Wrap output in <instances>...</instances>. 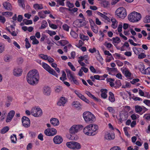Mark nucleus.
Returning <instances> with one entry per match:
<instances>
[{"label":"nucleus","mask_w":150,"mask_h":150,"mask_svg":"<svg viewBox=\"0 0 150 150\" xmlns=\"http://www.w3.org/2000/svg\"><path fill=\"white\" fill-rule=\"evenodd\" d=\"M39 76L38 71L33 69L29 71L27 76V80L29 83L34 85L37 84L39 80Z\"/></svg>","instance_id":"obj_1"},{"label":"nucleus","mask_w":150,"mask_h":150,"mask_svg":"<svg viewBox=\"0 0 150 150\" xmlns=\"http://www.w3.org/2000/svg\"><path fill=\"white\" fill-rule=\"evenodd\" d=\"M98 129L97 125L94 124H91L83 128V132L87 135L94 136L97 133Z\"/></svg>","instance_id":"obj_2"},{"label":"nucleus","mask_w":150,"mask_h":150,"mask_svg":"<svg viewBox=\"0 0 150 150\" xmlns=\"http://www.w3.org/2000/svg\"><path fill=\"white\" fill-rule=\"evenodd\" d=\"M83 117L85 122L87 123H93L95 120L94 115L89 111H86L83 112Z\"/></svg>","instance_id":"obj_3"},{"label":"nucleus","mask_w":150,"mask_h":150,"mask_svg":"<svg viewBox=\"0 0 150 150\" xmlns=\"http://www.w3.org/2000/svg\"><path fill=\"white\" fill-rule=\"evenodd\" d=\"M142 18L140 13L135 11L131 13L128 16V19L131 22H138Z\"/></svg>","instance_id":"obj_4"},{"label":"nucleus","mask_w":150,"mask_h":150,"mask_svg":"<svg viewBox=\"0 0 150 150\" xmlns=\"http://www.w3.org/2000/svg\"><path fill=\"white\" fill-rule=\"evenodd\" d=\"M115 14L120 18H123L127 16L126 10L123 7H120L117 8L115 12Z\"/></svg>","instance_id":"obj_5"},{"label":"nucleus","mask_w":150,"mask_h":150,"mask_svg":"<svg viewBox=\"0 0 150 150\" xmlns=\"http://www.w3.org/2000/svg\"><path fill=\"white\" fill-rule=\"evenodd\" d=\"M31 114L32 115L35 117H41L42 114V111L39 107L33 108L31 110Z\"/></svg>","instance_id":"obj_6"},{"label":"nucleus","mask_w":150,"mask_h":150,"mask_svg":"<svg viewBox=\"0 0 150 150\" xmlns=\"http://www.w3.org/2000/svg\"><path fill=\"white\" fill-rule=\"evenodd\" d=\"M42 66L43 68L50 74L55 76L57 77H58V74H57L55 71L47 64L44 62H42Z\"/></svg>","instance_id":"obj_7"},{"label":"nucleus","mask_w":150,"mask_h":150,"mask_svg":"<svg viewBox=\"0 0 150 150\" xmlns=\"http://www.w3.org/2000/svg\"><path fill=\"white\" fill-rule=\"evenodd\" d=\"M83 127V126L81 125H73L69 129V133L73 135L74 134L82 129Z\"/></svg>","instance_id":"obj_8"},{"label":"nucleus","mask_w":150,"mask_h":150,"mask_svg":"<svg viewBox=\"0 0 150 150\" xmlns=\"http://www.w3.org/2000/svg\"><path fill=\"white\" fill-rule=\"evenodd\" d=\"M22 123L23 126L25 127H29L30 125V119L28 117L24 116L22 118Z\"/></svg>","instance_id":"obj_9"},{"label":"nucleus","mask_w":150,"mask_h":150,"mask_svg":"<svg viewBox=\"0 0 150 150\" xmlns=\"http://www.w3.org/2000/svg\"><path fill=\"white\" fill-rule=\"evenodd\" d=\"M23 72L22 69L18 67L14 68L13 70V74L15 76H21Z\"/></svg>","instance_id":"obj_10"},{"label":"nucleus","mask_w":150,"mask_h":150,"mask_svg":"<svg viewBox=\"0 0 150 150\" xmlns=\"http://www.w3.org/2000/svg\"><path fill=\"white\" fill-rule=\"evenodd\" d=\"M120 118L119 120L121 122L126 120L128 117L127 113L125 111H122L120 114Z\"/></svg>","instance_id":"obj_11"},{"label":"nucleus","mask_w":150,"mask_h":150,"mask_svg":"<svg viewBox=\"0 0 150 150\" xmlns=\"http://www.w3.org/2000/svg\"><path fill=\"white\" fill-rule=\"evenodd\" d=\"M42 91L44 94L46 96H49L50 95L51 89L48 86H45L43 88Z\"/></svg>","instance_id":"obj_12"},{"label":"nucleus","mask_w":150,"mask_h":150,"mask_svg":"<svg viewBox=\"0 0 150 150\" xmlns=\"http://www.w3.org/2000/svg\"><path fill=\"white\" fill-rule=\"evenodd\" d=\"M53 140L55 144H59L62 142L63 139L60 136L57 135L54 138Z\"/></svg>","instance_id":"obj_13"},{"label":"nucleus","mask_w":150,"mask_h":150,"mask_svg":"<svg viewBox=\"0 0 150 150\" xmlns=\"http://www.w3.org/2000/svg\"><path fill=\"white\" fill-rule=\"evenodd\" d=\"M115 137V134H110V133L107 132L105 133V139L110 140L113 139Z\"/></svg>","instance_id":"obj_14"},{"label":"nucleus","mask_w":150,"mask_h":150,"mask_svg":"<svg viewBox=\"0 0 150 150\" xmlns=\"http://www.w3.org/2000/svg\"><path fill=\"white\" fill-rule=\"evenodd\" d=\"M67 101V99H65L64 97H61L59 101L57 102V104L59 106H64Z\"/></svg>","instance_id":"obj_15"},{"label":"nucleus","mask_w":150,"mask_h":150,"mask_svg":"<svg viewBox=\"0 0 150 150\" xmlns=\"http://www.w3.org/2000/svg\"><path fill=\"white\" fill-rule=\"evenodd\" d=\"M4 8L8 11H10L12 8V6L10 3L6 1L3 4Z\"/></svg>","instance_id":"obj_16"},{"label":"nucleus","mask_w":150,"mask_h":150,"mask_svg":"<svg viewBox=\"0 0 150 150\" xmlns=\"http://www.w3.org/2000/svg\"><path fill=\"white\" fill-rule=\"evenodd\" d=\"M50 122L54 126H57L59 124V120L57 118H53L50 120Z\"/></svg>","instance_id":"obj_17"},{"label":"nucleus","mask_w":150,"mask_h":150,"mask_svg":"<svg viewBox=\"0 0 150 150\" xmlns=\"http://www.w3.org/2000/svg\"><path fill=\"white\" fill-rule=\"evenodd\" d=\"M133 50L134 53L137 55L139 54L141 52L144 51L141 48L135 47H133Z\"/></svg>","instance_id":"obj_18"},{"label":"nucleus","mask_w":150,"mask_h":150,"mask_svg":"<svg viewBox=\"0 0 150 150\" xmlns=\"http://www.w3.org/2000/svg\"><path fill=\"white\" fill-rule=\"evenodd\" d=\"M100 91L102 93L101 94V96L102 98L105 99L107 97L106 93H107V90L106 89H102L100 90Z\"/></svg>","instance_id":"obj_19"},{"label":"nucleus","mask_w":150,"mask_h":150,"mask_svg":"<svg viewBox=\"0 0 150 150\" xmlns=\"http://www.w3.org/2000/svg\"><path fill=\"white\" fill-rule=\"evenodd\" d=\"M72 106H74V107L76 108L79 109L81 108L82 106L81 104L79 102L77 101H73L72 103Z\"/></svg>","instance_id":"obj_20"},{"label":"nucleus","mask_w":150,"mask_h":150,"mask_svg":"<svg viewBox=\"0 0 150 150\" xmlns=\"http://www.w3.org/2000/svg\"><path fill=\"white\" fill-rule=\"evenodd\" d=\"M73 149H79L81 148L80 144L79 143L73 141Z\"/></svg>","instance_id":"obj_21"},{"label":"nucleus","mask_w":150,"mask_h":150,"mask_svg":"<svg viewBox=\"0 0 150 150\" xmlns=\"http://www.w3.org/2000/svg\"><path fill=\"white\" fill-rule=\"evenodd\" d=\"M97 14L98 15L100 16L102 18H103L107 22H110V19L109 18L104 14H103L99 12H98Z\"/></svg>","instance_id":"obj_22"},{"label":"nucleus","mask_w":150,"mask_h":150,"mask_svg":"<svg viewBox=\"0 0 150 150\" xmlns=\"http://www.w3.org/2000/svg\"><path fill=\"white\" fill-rule=\"evenodd\" d=\"M33 7L36 10L42 9L43 8L42 4H34L33 5Z\"/></svg>","instance_id":"obj_23"},{"label":"nucleus","mask_w":150,"mask_h":150,"mask_svg":"<svg viewBox=\"0 0 150 150\" xmlns=\"http://www.w3.org/2000/svg\"><path fill=\"white\" fill-rule=\"evenodd\" d=\"M110 96L109 97V100L111 102H113L115 101V98L114 95L113 93L111 92L109 93Z\"/></svg>","instance_id":"obj_24"},{"label":"nucleus","mask_w":150,"mask_h":150,"mask_svg":"<svg viewBox=\"0 0 150 150\" xmlns=\"http://www.w3.org/2000/svg\"><path fill=\"white\" fill-rule=\"evenodd\" d=\"M11 142L15 144L16 143L17 140L16 135L15 134H13L11 136Z\"/></svg>","instance_id":"obj_25"},{"label":"nucleus","mask_w":150,"mask_h":150,"mask_svg":"<svg viewBox=\"0 0 150 150\" xmlns=\"http://www.w3.org/2000/svg\"><path fill=\"white\" fill-rule=\"evenodd\" d=\"M66 71L68 78L70 80H71V79L74 77V76L71 74V71L67 69L66 70Z\"/></svg>","instance_id":"obj_26"},{"label":"nucleus","mask_w":150,"mask_h":150,"mask_svg":"<svg viewBox=\"0 0 150 150\" xmlns=\"http://www.w3.org/2000/svg\"><path fill=\"white\" fill-rule=\"evenodd\" d=\"M51 134V136L55 135L57 133V131L56 129L52 128H49Z\"/></svg>","instance_id":"obj_27"},{"label":"nucleus","mask_w":150,"mask_h":150,"mask_svg":"<svg viewBox=\"0 0 150 150\" xmlns=\"http://www.w3.org/2000/svg\"><path fill=\"white\" fill-rule=\"evenodd\" d=\"M136 112L137 113L141 112L142 110V108L139 105H137L135 106Z\"/></svg>","instance_id":"obj_28"},{"label":"nucleus","mask_w":150,"mask_h":150,"mask_svg":"<svg viewBox=\"0 0 150 150\" xmlns=\"http://www.w3.org/2000/svg\"><path fill=\"white\" fill-rule=\"evenodd\" d=\"M9 130V128L8 126L4 127L1 131V134H4L6 132Z\"/></svg>","instance_id":"obj_29"},{"label":"nucleus","mask_w":150,"mask_h":150,"mask_svg":"<svg viewBox=\"0 0 150 150\" xmlns=\"http://www.w3.org/2000/svg\"><path fill=\"white\" fill-rule=\"evenodd\" d=\"M47 25V23L46 21H43L42 22V25L40 28V29H44L45 28Z\"/></svg>","instance_id":"obj_30"},{"label":"nucleus","mask_w":150,"mask_h":150,"mask_svg":"<svg viewBox=\"0 0 150 150\" xmlns=\"http://www.w3.org/2000/svg\"><path fill=\"white\" fill-rule=\"evenodd\" d=\"M5 50V46L4 44L0 42V53H2Z\"/></svg>","instance_id":"obj_31"},{"label":"nucleus","mask_w":150,"mask_h":150,"mask_svg":"<svg viewBox=\"0 0 150 150\" xmlns=\"http://www.w3.org/2000/svg\"><path fill=\"white\" fill-rule=\"evenodd\" d=\"M23 22L26 25L32 24L33 23L31 20H28L26 19H24L23 20Z\"/></svg>","instance_id":"obj_32"},{"label":"nucleus","mask_w":150,"mask_h":150,"mask_svg":"<svg viewBox=\"0 0 150 150\" xmlns=\"http://www.w3.org/2000/svg\"><path fill=\"white\" fill-rule=\"evenodd\" d=\"M18 1L19 6L23 8H24L25 5L23 3L24 0H18Z\"/></svg>","instance_id":"obj_33"},{"label":"nucleus","mask_w":150,"mask_h":150,"mask_svg":"<svg viewBox=\"0 0 150 150\" xmlns=\"http://www.w3.org/2000/svg\"><path fill=\"white\" fill-rule=\"evenodd\" d=\"M55 88V91L56 93L59 92L62 89V87L60 86H56Z\"/></svg>","instance_id":"obj_34"},{"label":"nucleus","mask_w":150,"mask_h":150,"mask_svg":"<svg viewBox=\"0 0 150 150\" xmlns=\"http://www.w3.org/2000/svg\"><path fill=\"white\" fill-rule=\"evenodd\" d=\"M103 45L108 48H110L113 47V45L110 43H108L107 42H105Z\"/></svg>","instance_id":"obj_35"},{"label":"nucleus","mask_w":150,"mask_h":150,"mask_svg":"<svg viewBox=\"0 0 150 150\" xmlns=\"http://www.w3.org/2000/svg\"><path fill=\"white\" fill-rule=\"evenodd\" d=\"M73 24H74V26L76 27H80L82 26L81 24L79 23V20H76L74 21Z\"/></svg>","instance_id":"obj_36"},{"label":"nucleus","mask_w":150,"mask_h":150,"mask_svg":"<svg viewBox=\"0 0 150 150\" xmlns=\"http://www.w3.org/2000/svg\"><path fill=\"white\" fill-rule=\"evenodd\" d=\"M80 38L83 40H88L89 39V38L88 36H85L81 34L80 35Z\"/></svg>","instance_id":"obj_37"},{"label":"nucleus","mask_w":150,"mask_h":150,"mask_svg":"<svg viewBox=\"0 0 150 150\" xmlns=\"http://www.w3.org/2000/svg\"><path fill=\"white\" fill-rule=\"evenodd\" d=\"M45 134L47 136H51V134L49 128L45 129L44 131Z\"/></svg>","instance_id":"obj_38"},{"label":"nucleus","mask_w":150,"mask_h":150,"mask_svg":"<svg viewBox=\"0 0 150 150\" xmlns=\"http://www.w3.org/2000/svg\"><path fill=\"white\" fill-rule=\"evenodd\" d=\"M23 61V59L21 57L18 58L16 60V62L18 64H22Z\"/></svg>","instance_id":"obj_39"},{"label":"nucleus","mask_w":150,"mask_h":150,"mask_svg":"<svg viewBox=\"0 0 150 150\" xmlns=\"http://www.w3.org/2000/svg\"><path fill=\"white\" fill-rule=\"evenodd\" d=\"M139 69L140 71H141L143 74H144L146 69H145V66L144 65H141L140 67L139 68Z\"/></svg>","instance_id":"obj_40"},{"label":"nucleus","mask_w":150,"mask_h":150,"mask_svg":"<svg viewBox=\"0 0 150 150\" xmlns=\"http://www.w3.org/2000/svg\"><path fill=\"white\" fill-rule=\"evenodd\" d=\"M144 22L145 23L150 22V16H147L144 19Z\"/></svg>","instance_id":"obj_41"},{"label":"nucleus","mask_w":150,"mask_h":150,"mask_svg":"<svg viewBox=\"0 0 150 150\" xmlns=\"http://www.w3.org/2000/svg\"><path fill=\"white\" fill-rule=\"evenodd\" d=\"M60 44L62 46H64L68 43V42L66 40H62L59 41Z\"/></svg>","instance_id":"obj_42"},{"label":"nucleus","mask_w":150,"mask_h":150,"mask_svg":"<svg viewBox=\"0 0 150 150\" xmlns=\"http://www.w3.org/2000/svg\"><path fill=\"white\" fill-rule=\"evenodd\" d=\"M73 141L70 142H67L66 143V145L69 148L73 149Z\"/></svg>","instance_id":"obj_43"},{"label":"nucleus","mask_w":150,"mask_h":150,"mask_svg":"<svg viewBox=\"0 0 150 150\" xmlns=\"http://www.w3.org/2000/svg\"><path fill=\"white\" fill-rule=\"evenodd\" d=\"M39 57L42 59L45 60H47L48 59V56L47 55H44L43 54H40L39 55Z\"/></svg>","instance_id":"obj_44"},{"label":"nucleus","mask_w":150,"mask_h":150,"mask_svg":"<svg viewBox=\"0 0 150 150\" xmlns=\"http://www.w3.org/2000/svg\"><path fill=\"white\" fill-rule=\"evenodd\" d=\"M112 40L114 42L118 43L119 42L120 39L119 37H116L115 38H113Z\"/></svg>","instance_id":"obj_45"},{"label":"nucleus","mask_w":150,"mask_h":150,"mask_svg":"<svg viewBox=\"0 0 150 150\" xmlns=\"http://www.w3.org/2000/svg\"><path fill=\"white\" fill-rule=\"evenodd\" d=\"M70 35L74 38H76L78 36V35L74 31L72 30L71 31Z\"/></svg>","instance_id":"obj_46"},{"label":"nucleus","mask_w":150,"mask_h":150,"mask_svg":"<svg viewBox=\"0 0 150 150\" xmlns=\"http://www.w3.org/2000/svg\"><path fill=\"white\" fill-rule=\"evenodd\" d=\"M138 58L139 59H142L145 57L146 56V54L143 53H141L138 55Z\"/></svg>","instance_id":"obj_47"},{"label":"nucleus","mask_w":150,"mask_h":150,"mask_svg":"<svg viewBox=\"0 0 150 150\" xmlns=\"http://www.w3.org/2000/svg\"><path fill=\"white\" fill-rule=\"evenodd\" d=\"M68 65L70 67L71 69L73 71H75L76 69L74 66L72 65L71 62H69L68 63Z\"/></svg>","instance_id":"obj_48"},{"label":"nucleus","mask_w":150,"mask_h":150,"mask_svg":"<svg viewBox=\"0 0 150 150\" xmlns=\"http://www.w3.org/2000/svg\"><path fill=\"white\" fill-rule=\"evenodd\" d=\"M15 112L14 110H12L8 114V116L11 117H13L14 115Z\"/></svg>","instance_id":"obj_49"},{"label":"nucleus","mask_w":150,"mask_h":150,"mask_svg":"<svg viewBox=\"0 0 150 150\" xmlns=\"http://www.w3.org/2000/svg\"><path fill=\"white\" fill-rule=\"evenodd\" d=\"M102 4L104 7H106L109 5V3L108 1L104 0L102 2Z\"/></svg>","instance_id":"obj_50"},{"label":"nucleus","mask_w":150,"mask_h":150,"mask_svg":"<svg viewBox=\"0 0 150 150\" xmlns=\"http://www.w3.org/2000/svg\"><path fill=\"white\" fill-rule=\"evenodd\" d=\"M62 27L64 30L67 31H69V26H68L67 24H64L63 25H62Z\"/></svg>","instance_id":"obj_51"},{"label":"nucleus","mask_w":150,"mask_h":150,"mask_svg":"<svg viewBox=\"0 0 150 150\" xmlns=\"http://www.w3.org/2000/svg\"><path fill=\"white\" fill-rule=\"evenodd\" d=\"M56 1L57 3L59 4V5L62 6H64V1L63 0H57Z\"/></svg>","instance_id":"obj_52"},{"label":"nucleus","mask_w":150,"mask_h":150,"mask_svg":"<svg viewBox=\"0 0 150 150\" xmlns=\"http://www.w3.org/2000/svg\"><path fill=\"white\" fill-rule=\"evenodd\" d=\"M125 75L126 77H130L131 76V73L128 70L126 71L125 72Z\"/></svg>","instance_id":"obj_53"},{"label":"nucleus","mask_w":150,"mask_h":150,"mask_svg":"<svg viewBox=\"0 0 150 150\" xmlns=\"http://www.w3.org/2000/svg\"><path fill=\"white\" fill-rule=\"evenodd\" d=\"M107 109L110 112L113 114L115 113V110L112 107H108L107 108Z\"/></svg>","instance_id":"obj_54"},{"label":"nucleus","mask_w":150,"mask_h":150,"mask_svg":"<svg viewBox=\"0 0 150 150\" xmlns=\"http://www.w3.org/2000/svg\"><path fill=\"white\" fill-rule=\"evenodd\" d=\"M89 22L90 23L91 27L93 26H94L95 27L97 26L95 24L94 22L91 19H89Z\"/></svg>","instance_id":"obj_55"},{"label":"nucleus","mask_w":150,"mask_h":150,"mask_svg":"<svg viewBox=\"0 0 150 150\" xmlns=\"http://www.w3.org/2000/svg\"><path fill=\"white\" fill-rule=\"evenodd\" d=\"M49 25L50 27L53 29H56L57 28V25L49 23Z\"/></svg>","instance_id":"obj_56"},{"label":"nucleus","mask_w":150,"mask_h":150,"mask_svg":"<svg viewBox=\"0 0 150 150\" xmlns=\"http://www.w3.org/2000/svg\"><path fill=\"white\" fill-rule=\"evenodd\" d=\"M110 150H121L120 147L117 146H114L110 149Z\"/></svg>","instance_id":"obj_57"},{"label":"nucleus","mask_w":150,"mask_h":150,"mask_svg":"<svg viewBox=\"0 0 150 150\" xmlns=\"http://www.w3.org/2000/svg\"><path fill=\"white\" fill-rule=\"evenodd\" d=\"M144 73V74H150V67H148L146 69Z\"/></svg>","instance_id":"obj_58"},{"label":"nucleus","mask_w":150,"mask_h":150,"mask_svg":"<svg viewBox=\"0 0 150 150\" xmlns=\"http://www.w3.org/2000/svg\"><path fill=\"white\" fill-rule=\"evenodd\" d=\"M47 33L51 36H52L53 35H55L56 34V33L55 31H51L50 30H48V32H47Z\"/></svg>","instance_id":"obj_59"},{"label":"nucleus","mask_w":150,"mask_h":150,"mask_svg":"<svg viewBox=\"0 0 150 150\" xmlns=\"http://www.w3.org/2000/svg\"><path fill=\"white\" fill-rule=\"evenodd\" d=\"M11 58V57L10 56H6L4 57V61L6 62H9Z\"/></svg>","instance_id":"obj_60"},{"label":"nucleus","mask_w":150,"mask_h":150,"mask_svg":"<svg viewBox=\"0 0 150 150\" xmlns=\"http://www.w3.org/2000/svg\"><path fill=\"white\" fill-rule=\"evenodd\" d=\"M122 24L121 23H120L118 27V30L119 33H120L122 31Z\"/></svg>","instance_id":"obj_61"},{"label":"nucleus","mask_w":150,"mask_h":150,"mask_svg":"<svg viewBox=\"0 0 150 150\" xmlns=\"http://www.w3.org/2000/svg\"><path fill=\"white\" fill-rule=\"evenodd\" d=\"M70 80L71 81H73L74 83L76 85H79V82L77 81V80L75 79L74 78V77H73L71 79V80Z\"/></svg>","instance_id":"obj_62"},{"label":"nucleus","mask_w":150,"mask_h":150,"mask_svg":"<svg viewBox=\"0 0 150 150\" xmlns=\"http://www.w3.org/2000/svg\"><path fill=\"white\" fill-rule=\"evenodd\" d=\"M96 27L93 26L91 27L92 30L95 33H97L98 32V30L97 29L95 28Z\"/></svg>","instance_id":"obj_63"},{"label":"nucleus","mask_w":150,"mask_h":150,"mask_svg":"<svg viewBox=\"0 0 150 150\" xmlns=\"http://www.w3.org/2000/svg\"><path fill=\"white\" fill-rule=\"evenodd\" d=\"M38 15L41 18H44L45 17V15L42 11L39 12L38 13Z\"/></svg>","instance_id":"obj_64"}]
</instances>
